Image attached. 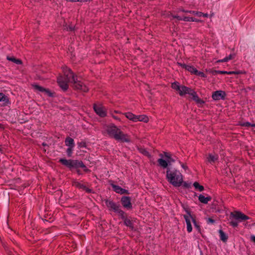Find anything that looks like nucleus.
<instances>
[{
    "label": "nucleus",
    "instance_id": "1",
    "mask_svg": "<svg viewBox=\"0 0 255 255\" xmlns=\"http://www.w3.org/2000/svg\"><path fill=\"white\" fill-rule=\"evenodd\" d=\"M64 76L57 78V82L60 88L64 91H66L69 87L68 83H73L74 89L83 92H87L89 88L81 81H78L76 76L71 70L67 67L62 68Z\"/></svg>",
    "mask_w": 255,
    "mask_h": 255
},
{
    "label": "nucleus",
    "instance_id": "2",
    "mask_svg": "<svg viewBox=\"0 0 255 255\" xmlns=\"http://www.w3.org/2000/svg\"><path fill=\"white\" fill-rule=\"evenodd\" d=\"M104 129L105 133L116 140L126 142L130 141L129 136L125 134L114 125L107 126L104 128Z\"/></svg>",
    "mask_w": 255,
    "mask_h": 255
},
{
    "label": "nucleus",
    "instance_id": "3",
    "mask_svg": "<svg viewBox=\"0 0 255 255\" xmlns=\"http://www.w3.org/2000/svg\"><path fill=\"white\" fill-rule=\"evenodd\" d=\"M167 181L175 187H179L183 182V176L179 171L172 168H167L166 171Z\"/></svg>",
    "mask_w": 255,
    "mask_h": 255
},
{
    "label": "nucleus",
    "instance_id": "4",
    "mask_svg": "<svg viewBox=\"0 0 255 255\" xmlns=\"http://www.w3.org/2000/svg\"><path fill=\"white\" fill-rule=\"evenodd\" d=\"M59 162L69 168L82 167L85 168L84 170H87L86 167L83 162L78 160H68L64 158H61L59 160Z\"/></svg>",
    "mask_w": 255,
    "mask_h": 255
},
{
    "label": "nucleus",
    "instance_id": "5",
    "mask_svg": "<svg viewBox=\"0 0 255 255\" xmlns=\"http://www.w3.org/2000/svg\"><path fill=\"white\" fill-rule=\"evenodd\" d=\"M179 94L181 96H183L185 94L190 95L193 100L198 103H201L202 101L198 97L196 92L190 88L182 85L178 91Z\"/></svg>",
    "mask_w": 255,
    "mask_h": 255
},
{
    "label": "nucleus",
    "instance_id": "6",
    "mask_svg": "<svg viewBox=\"0 0 255 255\" xmlns=\"http://www.w3.org/2000/svg\"><path fill=\"white\" fill-rule=\"evenodd\" d=\"M105 203L109 210H113L115 212L119 213L121 216L124 214V212L120 209L119 205L117 204L113 201L107 200L105 201Z\"/></svg>",
    "mask_w": 255,
    "mask_h": 255
},
{
    "label": "nucleus",
    "instance_id": "7",
    "mask_svg": "<svg viewBox=\"0 0 255 255\" xmlns=\"http://www.w3.org/2000/svg\"><path fill=\"white\" fill-rule=\"evenodd\" d=\"M187 213V215H184V218L185 219L186 224H187V231L190 233L192 230V228L191 226V222H192L194 223V225L195 227L198 228V226L197 225L196 221L191 215L190 213L188 211H186Z\"/></svg>",
    "mask_w": 255,
    "mask_h": 255
},
{
    "label": "nucleus",
    "instance_id": "8",
    "mask_svg": "<svg viewBox=\"0 0 255 255\" xmlns=\"http://www.w3.org/2000/svg\"><path fill=\"white\" fill-rule=\"evenodd\" d=\"M94 110L96 113L101 117H105L107 115V112L105 108L100 104H94Z\"/></svg>",
    "mask_w": 255,
    "mask_h": 255
},
{
    "label": "nucleus",
    "instance_id": "9",
    "mask_svg": "<svg viewBox=\"0 0 255 255\" xmlns=\"http://www.w3.org/2000/svg\"><path fill=\"white\" fill-rule=\"evenodd\" d=\"M231 216L235 219L238 220L240 222L248 220L249 217L239 211H235L231 213Z\"/></svg>",
    "mask_w": 255,
    "mask_h": 255
},
{
    "label": "nucleus",
    "instance_id": "10",
    "mask_svg": "<svg viewBox=\"0 0 255 255\" xmlns=\"http://www.w3.org/2000/svg\"><path fill=\"white\" fill-rule=\"evenodd\" d=\"M121 203L123 206L127 209H131L132 208V204L131 203V199L129 197L124 196L121 199Z\"/></svg>",
    "mask_w": 255,
    "mask_h": 255
},
{
    "label": "nucleus",
    "instance_id": "11",
    "mask_svg": "<svg viewBox=\"0 0 255 255\" xmlns=\"http://www.w3.org/2000/svg\"><path fill=\"white\" fill-rule=\"evenodd\" d=\"M226 96V93L223 91H217L214 92L212 94V98L214 100H219L224 99Z\"/></svg>",
    "mask_w": 255,
    "mask_h": 255
},
{
    "label": "nucleus",
    "instance_id": "12",
    "mask_svg": "<svg viewBox=\"0 0 255 255\" xmlns=\"http://www.w3.org/2000/svg\"><path fill=\"white\" fill-rule=\"evenodd\" d=\"M73 185L75 187L85 190L87 193H90L92 191V190L87 188L85 185L83 183L79 182L78 181H74L73 183Z\"/></svg>",
    "mask_w": 255,
    "mask_h": 255
},
{
    "label": "nucleus",
    "instance_id": "13",
    "mask_svg": "<svg viewBox=\"0 0 255 255\" xmlns=\"http://www.w3.org/2000/svg\"><path fill=\"white\" fill-rule=\"evenodd\" d=\"M218 159V155L216 154H209L207 156V161L211 164L214 163Z\"/></svg>",
    "mask_w": 255,
    "mask_h": 255
},
{
    "label": "nucleus",
    "instance_id": "14",
    "mask_svg": "<svg viewBox=\"0 0 255 255\" xmlns=\"http://www.w3.org/2000/svg\"><path fill=\"white\" fill-rule=\"evenodd\" d=\"M178 64L180 65L182 68H185L186 70L191 72V73L195 74V73L197 72V70L191 65H186L184 64H180L179 63Z\"/></svg>",
    "mask_w": 255,
    "mask_h": 255
},
{
    "label": "nucleus",
    "instance_id": "15",
    "mask_svg": "<svg viewBox=\"0 0 255 255\" xmlns=\"http://www.w3.org/2000/svg\"><path fill=\"white\" fill-rule=\"evenodd\" d=\"M33 87L34 88V89L35 90H36L39 92H44L46 94H47V95H48L49 96H52L51 93L48 89H46L44 88L43 87H41L39 85H33Z\"/></svg>",
    "mask_w": 255,
    "mask_h": 255
},
{
    "label": "nucleus",
    "instance_id": "16",
    "mask_svg": "<svg viewBox=\"0 0 255 255\" xmlns=\"http://www.w3.org/2000/svg\"><path fill=\"white\" fill-rule=\"evenodd\" d=\"M199 200L200 202L204 204H207L208 202L211 200V197L208 196L205 197L203 195H200L198 197Z\"/></svg>",
    "mask_w": 255,
    "mask_h": 255
},
{
    "label": "nucleus",
    "instance_id": "17",
    "mask_svg": "<svg viewBox=\"0 0 255 255\" xmlns=\"http://www.w3.org/2000/svg\"><path fill=\"white\" fill-rule=\"evenodd\" d=\"M65 145L67 146L74 147L75 144L74 139L70 137H67L66 138L65 140Z\"/></svg>",
    "mask_w": 255,
    "mask_h": 255
},
{
    "label": "nucleus",
    "instance_id": "18",
    "mask_svg": "<svg viewBox=\"0 0 255 255\" xmlns=\"http://www.w3.org/2000/svg\"><path fill=\"white\" fill-rule=\"evenodd\" d=\"M0 102H3V104L4 105H7L9 103L7 97L2 93H0Z\"/></svg>",
    "mask_w": 255,
    "mask_h": 255
},
{
    "label": "nucleus",
    "instance_id": "19",
    "mask_svg": "<svg viewBox=\"0 0 255 255\" xmlns=\"http://www.w3.org/2000/svg\"><path fill=\"white\" fill-rule=\"evenodd\" d=\"M157 162L159 165L164 168H167L169 164L167 160H164L162 158L158 159Z\"/></svg>",
    "mask_w": 255,
    "mask_h": 255
},
{
    "label": "nucleus",
    "instance_id": "20",
    "mask_svg": "<svg viewBox=\"0 0 255 255\" xmlns=\"http://www.w3.org/2000/svg\"><path fill=\"white\" fill-rule=\"evenodd\" d=\"M124 115L129 120L136 122V116L130 112L125 113Z\"/></svg>",
    "mask_w": 255,
    "mask_h": 255
},
{
    "label": "nucleus",
    "instance_id": "21",
    "mask_svg": "<svg viewBox=\"0 0 255 255\" xmlns=\"http://www.w3.org/2000/svg\"><path fill=\"white\" fill-rule=\"evenodd\" d=\"M215 73L216 74H228V75H232V74H238L241 73V72L238 71H215Z\"/></svg>",
    "mask_w": 255,
    "mask_h": 255
},
{
    "label": "nucleus",
    "instance_id": "22",
    "mask_svg": "<svg viewBox=\"0 0 255 255\" xmlns=\"http://www.w3.org/2000/svg\"><path fill=\"white\" fill-rule=\"evenodd\" d=\"M137 121L147 123L148 121V118L145 115L136 116V122Z\"/></svg>",
    "mask_w": 255,
    "mask_h": 255
},
{
    "label": "nucleus",
    "instance_id": "23",
    "mask_svg": "<svg viewBox=\"0 0 255 255\" xmlns=\"http://www.w3.org/2000/svg\"><path fill=\"white\" fill-rule=\"evenodd\" d=\"M180 11L184 12H188V13L193 14H195L199 17L202 16V15L203 14L202 12H199V11L185 10L184 9H181Z\"/></svg>",
    "mask_w": 255,
    "mask_h": 255
},
{
    "label": "nucleus",
    "instance_id": "24",
    "mask_svg": "<svg viewBox=\"0 0 255 255\" xmlns=\"http://www.w3.org/2000/svg\"><path fill=\"white\" fill-rule=\"evenodd\" d=\"M7 59L9 61H11L16 64H21V61L19 59H16L14 57L7 56Z\"/></svg>",
    "mask_w": 255,
    "mask_h": 255
},
{
    "label": "nucleus",
    "instance_id": "25",
    "mask_svg": "<svg viewBox=\"0 0 255 255\" xmlns=\"http://www.w3.org/2000/svg\"><path fill=\"white\" fill-rule=\"evenodd\" d=\"M219 234H220V239L222 241L225 242L227 241L228 239L227 236L225 234V233L221 230H219Z\"/></svg>",
    "mask_w": 255,
    "mask_h": 255
},
{
    "label": "nucleus",
    "instance_id": "26",
    "mask_svg": "<svg viewBox=\"0 0 255 255\" xmlns=\"http://www.w3.org/2000/svg\"><path fill=\"white\" fill-rule=\"evenodd\" d=\"M183 20L185 21H195V22H201V21L199 19L194 18L191 17L185 16L183 18Z\"/></svg>",
    "mask_w": 255,
    "mask_h": 255
},
{
    "label": "nucleus",
    "instance_id": "27",
    "mask_svg": "<svg viewBox=\"0 0 255 255\" xmlns=\"http://www.w3.org/2000/svg\"><path fill=\"white\" fill-rule=\"evenodd\" d=\"M164 156L169 164L175 161V159L171 158V155L169 153L164 152Z\"/></svg>",
    "mask_w": 255,
    "mask_h": 255
},
{
    "label": "nucleus",
    "instance_id": "28",
    "mask_svg": "<svg viewBox=\"0 0 255 255\" xmlns=\"http://www.w3.org/2000/svg\"><path fill=\"white\" fill-rule=\"evenodd\" d=\"M180 87H181V85H180L179 83H178V82L173 83L171 85L172 88L178 92L180 90Z\"/></svg>",
    "mask_w": 255,
    "mask_h": 255
},
{
    "label": "nucleus",
    "instance_id": "29",
    "mask_svg": "<svg viewBox=\"0 0 255 255\" xmlns=\"http://www.w3.org/2000/svg\"><path fill=\"white\" fill-rule=\"evenodd\" d=\"M193 186L196 189L198 190L199 191H202L204 190V187L200 185L198 182H195L193 184Z\"/></svg>",
    "mask_w": 255,
    "mask_h": 255
},
{
    "label": "nucleus",
    "instance_id": "30",
    "mask_svg": "<svg viewBox=\"0 0 255 255\" xmlns=\"http://www.w3.org/2000/svg\"><path fill=\"white\" fill-rule=\"evenodd\" d=\"M138 150L139 152L143 154V155L148 157L150 156L149 152L145 149L143 148H138Z\"/></svg>",
    "mask_w": 255,
    "mask_h": 255
},
{
    "label": "nucleus",
    "instance_id": "31",
    "mask_svg": "<svg viewBox=\"0 0 255 255\" xmlns=\"http://www.w3.org/2000/svg\"><path fill=\"white\" fill-rule=\"evenodd\" d=\"M113 188L114 191L118 193H120L121 191H122V188L118 185H113Z\"/></svg>",
    "mask_w": 255,
    "mask_h": 255
},
{
    "label": "nucleus",
    "instance_id": "32",
    "mask_svg": "<svg viewBox=\"0 0 255 255\" xmlns=\"http://www.w3.org/2000/svg\"><path fill=\"white\" fill-rule=\"evenodd\" d=\"M124 223L128 227H129L130 228L132 227V222L129 219H126L124 221Z\"/></svg>",
    "mask_w": 255,
    "mask_h": 255
},
{
    "label": "nucleus",
    "instance_id": "33",
    "mask_svg": "<svg viewBox=\"0 0 255 255\" xmlns=\"http://www.w3.org/2000/svg\"><path fill=\"white\" fill-rule=\"evenodd\" d=\"M73 148V147H69L67 149L66 152L69 157H71L72 156Z\"/></svg>",
    "mask_w": 255,
    "mask_h": 255
},
{
    "label": "nucleus",
    "instance_id": "34",
    "mask_svg": "<svg viewBox=\"0 0 255 255\" xmlns=\"http://www.w3.org/2000/svg\"><path fill=\"white\" fill-rule=\"evenodd\" d=\"M195 75L199 76L201 77H206L205 74L203 72L198 71V70H197V72H196Z\"/></svg>",
    "mask_w": 255,
    "mask_h": 255
},
{
    "label": "nucleus",
    "instance_id": "35",
    "mask_svg": "<svg viewBox=\"0 0 255 255\" xmlns=\"http://www.w3.org/2000/svg\"><path fill=\"white\" fill-rule=\"evenodd\" d=\"M241 125L242 126H244V127H251H251H255V125H251L249 122L244 123L242 124Z\"/></svg>",
    "mask_w": 255,
    "mask_h": 255
},
{
    "label": "nucleus",
    "instance_id": "36",
    "mask_svg": "<svg viewBox=\"0 0 255 255\" xmlns=\"http://www.w3.org/2000/svg\"><path fill=\"white\" fill-rule=\"evenodd\" d=\"M230 225L234 227H236L238 226V223L237 222L232 221L230 223Z\"/></svg>",
    "mask_w": 255,
    "mask_h": 255
},
{
    "label": "nucleus",
    "instance_id": "37",
    "mask_svg": "<svg viewBox=\"0 0 255 255\" xmlns=\"http://www.w3.org/2000/svg\"><path fill=\"white\" fill-rule=\"evenodd\" d=\"M207 222L208 224H213L214 223L215 221L212 218H209L207 219Z\"/></svg>",
    "mask_w": 255,
    "mask_h": 255
},
{
    "label": "nucleus",
    "instance_id": "38",
    "mask_svg": "<svg viewBox=\"0 0 255 255\" xmlns=\"http://www.w3.org/2000/svg\"><path fill=\"white\" fill-rule=\"evenodd\" d=\"M228 61H229V59L228 58V57H226L223 59L218 60V62H227Z\"/></svg>",
    "mask_w": 255,
    "mask_h": 255
},
{
    "label": "nucleus",
    "instance_id": "39",
    "mask_svg": "<svg viewBox=\"0 0 255 255\" xmlns=\"http://www.w3.org/2000/svg\"><path fill=\"white\" fill-rule=\"evenodd\" d=\"M78 145L80 147H85L86 145V144L85 142H81L80 143H78Z\"/></svg>",
    "mask_w": 255,
    "mask_h": 255
},
{
    "label": "nucleus",
    "instance_id": "40",
    "mask_svg": "<svg viewBox=\"0 0 255 255\" xmlns=\"http://www.w3.org/2000/svg\"><path fill=\"white\" fill-rule=\"evenodd\" d=\"M125 193L128 194V191L122 188V191H121L120 194H125Z\"/></svg>",
    "mask_w": 255,
    "mask_h": 255
},
{
    "label": "nucleus",
    "instance_id": "41",
    "mask_svg": "<svg viewBox=\"0 0 255 255\" xmlns=\"http://www.w3.org/2000/svg\"><path fill=\"white\" fill-rule=\"evenodd\" d=\"M235 55L233 54L229 55L228 57L229 60H231L234 58Z\"/></svg>",
    "mask_w": 255,
    "mask_h": 255
},
{
    "label": "nucleus",
    "instance_id": "42",
    "mask_svg": "<svg viewBox=\"0 0 255 255\" xmlns=\"http://www.w3.org/2000/svg\"><path fill=\"white\" fill-rule=\"evenodd\" d=\"M251 240L252 242H253L254 243H255V236H254V235L251 236Z\"/></svg>",
    "mask_w": 255,
    "mask_h": 255
},
{
    "label": "nucleus",
    "instance_id": "43",
    "mask_svg": "<svg viewBox=\"0 0 255 255\" xmlns=\"http://www.w3.org/2000/svg\"><path fill=\"white\" fill-rule=\"evenodd\" d=\"M181 166L182 167V168L183 169H184L185 170H186L187 169V166L186 164H184V163H182L181 164Z\"/></svg>",
    "mask_w": 255,
    "mask_h": 255
},
{
    "label": "nucleus",
    "instance_id": "44",
    "mask_svg": "<svg viewBox=\"0 0 255 255\" xmlns=\"http://www.w3.org/2000/svg\"><path fill=\"white\" fill-rule=\"evenodd\" d=\"M173 17L174 18H176L178 19L179 20H183V18H181V17H180L179 16L175 15V16H173Z\"/></svg>",
    "mask_w": 255,
    "mask_h": 255
},
{
    "label": "nucleus",
    "instance_id": "45",
    "mask_svg": "<svg viewBox=\"0 0 255 255\" xmlns=\"http://www.w3.org/2000/svg\"><path fill=\"white\" fill-rule=\"evenodd\" d=\"M202 16H203L204 17H208V14L207 13H203V14Z\"/></svg>",
    "mask_w": 255,
    "mask_h": 255
},
{
    "label": "nucleus",
    "instance_id": "46",
    "mask_svg": "<svg viewBox=\"0 0 255 255\" xmlns=\"http://www.w3.org/2000/svg\"><path fill=\"white\" fill-rule=\"evenodd\" d=\"M113 118H114V119H116V120H119V118H117V117H113Z\"/></svg>",
    "mask_w": 255,
    "mask_h": 255
},
{
    "label": "nucleus",
    "instance_id": "47",
    "mask_svg": "<svg viewBox=\"0 0 255 255\" xmlns=\"http://www.w3.org/2000/svg\"><path fill=\"white\" fill-rule=\"evenodd\" d=\"M184 186L188 187V185L186 183H184Z\"/></svg>",
    "mask_w": 255,
    "mask_h": 255
},
{
    "label": "nucleus",
    "instance_id": "48",
    "mask_svg": "<svg viewBox=\"0 0 255 255\" xmlns=\"http://www.w3.org/2000/svg\"><path fill=\"white\" fill-rule=\"evenodd\" d=\"M200 255H203V253H202V252H200Z\"/></svg>",
    "mask_w": 255,
    "mask_h": 255
},
{
    "label": "nucleus",
    "instance_id": "49",
    "mask_svg": "<svg viewBox=\"0 0 255 255\" xmlns=\"http://www.w3.org/2000/svg\"><path fill=\"white\" fill-rule=\"evenodd\" d=\"M160 156L161 157H162V155L161 154H160Z\"/></svg>",
    "mask_w": 255,
    "mask_h": 255
}]
</instances>
